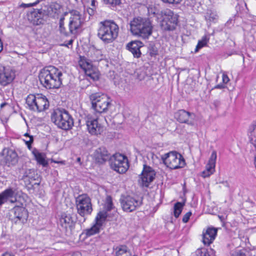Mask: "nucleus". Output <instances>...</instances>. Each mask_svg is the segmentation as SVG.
I'll list each match as a JSON object with an SVG mask.
<instances>
[{
  "label": "nucleus",
  "mask_w": 256,
  "mask_h": 256,
  "mask_svg": "<svg viewBox=\"0 0 256 256\" xmlns=\"http://www.w3.org/2000/svg\"><path fill=\"white\" fill-rule=\"evenodd\" d=\"M62 72L54 66L42 69L39 74L41 84L46 88H58L62 84Z\"/></svg>",
  "instance_id": "f257e3e1"
},
{
  "label": "nucleus",
  "mask_w": 256,
  "mask_h": 256,
  "mask_svg": "<svg viewBox=\"0 0 256 256\" xmlns=\"http://www.w3.org/2000/svg\"><path fill=\"white\" fill-rule=\"evenodd\" d=\"M119 27L113 20L100 22L98 30V36L105 44L112 42L118 36Z\"/></svg>",
  "instance_id": "f03ea898"
},
{
  "label": "nucleus",
  "mask_w": 256,
  "mask_h": 256,
  "mask_svg": "<svg viewBox=\"0 0 256 256\" xmlns=\"http://www.w3.org/2000/svg\"><path fill=\"white\" fill-rule=\"evenodd\" d=\"M152 26L148 18L138 17L130 22V30L132 34L147 38L152 34Z\"/></svg>",
  "instance_id": "7ed1b4c3"
},
{
  "label": "nucleus",
  "mask_w": 256,
  "mask_h": 256,
  "mask_svg": "<svg viewBox=\"0 0 256 256\" xmlns=\"http://www.w3.org/2000/svg\"><path fill=\"white\" fill-rule=\"evenodd\" d=\"M52 121L58 128L68 130L74 126V120L68 111L64 109L58 108L54 110L51 116Z\"/></svg>",
  "instance_id": "20e7f679"
},
{
  "label": "nucleus",
  "mask_w": 256,
  "mask_h": 256,
  "mask_svg": "<svg viewBox=\"0 0 256 256\" xmlns=\"http://www.w3.org/2000/svg\"><path fill=\"white\" fill-rule=\"evenodd\" d=\"M26 104L30 110L38 112L48 109L50 106L46 97L40 94H29L26 97Z\"/></svg>",
  "instance_id": "39448f33"
},
{
  "label": "nucleus",
  "mask_w": 256,
  "mask_h": 256,
  "mask_svg": "<svg viewBox=\"0 0 256 256\" xmlns=\"http://www.w3.org/2000/svg\"><path fill=\"white\" fill-rule=\"evenodd\" d=\"M76 205L77 212L82 217L78 220L81 224L85 222V216L90 214L92 211L91 200L86 194L79 195L76 198Z\"/></svg>",
  "instance_id": "423d86ee"
},
{
  "label": "nucleus",
  "mask_w": 256,
  "mask_h": 256,
  "mask_svg": "<svg viewBox=\"0 0 256 256\" xmlns=\"http://www.w3.org/2000/svg\"><path fill=\"white\" fill-rule=\"evenodd\" d=\"M92 108L98 113L106 112L111 106L110 98L105 94L96 93L90 96Z\"/></svg>",
  "instance_id": "0eeeda50"
},
{
  "label": "nucleus",
  "mask_w": 256,
  "mask_h": 256,
  "mask_svg": "<svg viewBox=\"0 0 256 256\" xmlns=\"http://www.w3.org/2000/svg\"><path fill=\"white\" fill-rule=\"evenodd\" d=\"M164 163L171 169H178L184 167L186 164L183 156L176 151L170 152L162 156Z\"/></svg>",
  "instance_id": "6e6552de"
},
{
  "label": "nucleus",
  "mask_w": 256,
  "mask_h": 256,
  "mask_svg": "<svg viewBox=\"0 0 256 256\" xmlns=\"http://www.w3.org/2000/svg\"><path fill=\"white\" fill-rule=\"evenodd\" d=\"M80 116L81 118L79 120V122L86 124L90 134L94 135L100 134L102 128L98 124L96 118H94L92 115L86 113H84Z\"/></svg>",
  "instance_id": "1a4fd4ad"
},
{
  "label": "nucleus",
  "mask_w": 256,
  "mask_h": 256,
  "mask_svg": "<svg viewBox=\"0 0 256 256\" xmlns=\"http://www.w3.org/2000/svg\"><path fill=\"white\" fill-rule=\"evenodd\" d=\"M178 23V16L170 10H166L162 14L160 22L161 28L164 30H174Z\"/></svg>",
  "instance_id": "9d476101"
},
{
  "label": "nucleus",
  "mask_w": 256,
  "mask_h": 256,
  "mask_svg": "<svg viewBox=\"0 0 256 256\" xmlns=\"http://www.w3.org/2000/svg\"><path fill=\"white\" fill-rule=\"evenodd\" d=\"M70 18L68 24L70 32L76 34L82 29L84 22V18L79 12L72 10L70 12Z\"/></svg>",
  "instance_id": "9b49d317"
},
{
  "label": "nucleus",
  "mask_w": 256,
  "mask_h": 256,
  "mask_svg": "<svg viewBox=\"0 0 256 256\" xmlns=\"http://www.w3.org/2000/svg\"><path fill=\"white\" fill-rule=\"evenodd\" d=\"M110 166L118 173L124 174L129 168L128 160L124 155L116 154L110 159Z\"/></svg>",
  "instance_id": "f8f14e48"
},
{
  "label": "nucleus",
  "mask_w": 256,
  "mask_h": 256,
  "mask_svg": "<svg viewBox=\"0 0 256 256\" xmlns=\"http://www.w3.org/2000/svg\"><path fill=\"white\" fill-rule=\"evenodd\" d=\"M123 210L127 212L135 210L142 204V200L130 196H122L120 199Z\"/></svg>",
  "instance_id": "ddd939ff"
},
{
  "label": "nucleus",
  "mask_w": 256,
  "mask_h": 256,
  "mask_svg": "<svg viewBox=\"0 0 256 256\" xmlns=\"http://www.w3.org/2000/svg\"><path fill=\"white\" fill-rule=\"evenodd\" d=\"M28 212L23 207L15 206L10 212V218L15 224H24L27 221Z\"/></svg>",
  "instance_id": "4468645a"
},
{
  "label": "nucleus",
  "mask_w": 256,
  "mask_h": 256,
  "mask_svg": "<svg viewBox=\"0 0 256 256\" xmlns=\"http://www.w3.org/2000/svg\"><path fill=\"white\" fill-rule=\"evenodd\" d=\"M108 217L106 212H100L96 218V224L90 228L86 230L87 236H90L98 234L102 229V226Z\"/></svg>",
  "instance_id": "2eb2a0df"
},
{
  "label": "nucleus",
  "mask_w": 256,
  "mask_h": 256,
  "mask_svg": "<svg viewBox=\"0 0 256 256\" xmlns=\"http://www.w3.org/2000/svg\"><path fill=\"white\" fill-rule=\"evenodd\" d=\"M2 156L1 160L6 165L14 166L18 162V156L15 150L4 148L0 154Z\"/></svg>",
  "instance_id": "dca6fc26"
},
{
  "label": "nucleus",
  "mask_w": 256,
  "mask_h": 256,
  "mask_svg": "<svg viewBox=\"0 0 256 256\" xmlns=\"http://www.w3.org/2000/svg\"><path fill=\"white\" fill-rule=\"evenodd\" d=\"M79 65L86 76L93 80L98 79V74L96 72V68L92 66L91 62L88 60L81 58L79 61Z\"/></svg>",
  "instance_id": "f3484780"
},
{
  "label": "nucleus",
  "mask_w": 256,
  "mask_h": 256,
  "mask_svg": "<svg viewBox=\"0 0 256 256\" xmlns=\"http://www.w3.org/2000/svg\"><path fill=\"white\" fill-rule=\"evenodd\" d=\"M155 176V172L151 167L144 165L140 177V185L143 187L148 188L150 184L154 179Z\"/></svg>",
  "instance_id": "a211bd4d"
},
{
  "label": "nucleus",
  "mask_w": 256,
  "mask_h": 256,
  "mask_svg": "<svg viewBox=\"0 0 256 256\" xmlns=\"http://www.w3.org/2000/svg\"><path fill=\"white\" fill-rule=\"evenodd\" d=\"M14 72L0 64V84L2 86H6L10 84L14 78Z\"/></svg>",
  "instance_id": "6ab92c4d"
},
{
  "label": "nucleus",
  "mask_w": 256,
  "mask_h": 256,
  "mask_svg": "<svg viewBox=\"0 0 256 256\" xmlns=\"http://www.w3.org/2000/svg\"><path fill=\"white\" fill-rule=\"evenodd\" d=\"M94 158L96 162L102 164L110 160V154L105 147L102 146L96 149L94 153Z\"/></svg>",
  "instance_id": "aec40b11"
},
{
  "label": "nucleus",
  "mask_w": 256,
  "mask_h": 256,
  "mask_svg": "<svg viewBox=\"0 0 256 256\" xmlns=\"http://www.w3.org/2000/svg\"><path fill=\"white\" fill-rule=\"evenodd\" d=\"M76 220L74 216L70 214H64L60 218V225L67 230L69 228L70 230L74 229Z\"/></svg>",
  "instance_id": "412c9836"
},
{
  "label": "nucleus",
  "mask_w": 256,
  "mask_h": 256,
  "mask_svg": "<svg viewBox=\"0 0 256 256\" xmlns=\"http://www.w3.org/2000/svg\"><path fill=\"white\" fill-rule=\"evenodd\" d=\"M216 157V152L213 151L206 166V169L202 173L204 178L208 177L214 172Z\"/></svg>",
  "instance_id": "4be33fe9"
},
{
  "label": "nucleus",
  "mask_w": 256,
  "mask_h": 256,
  "mask_svg": "<svg viewBox=\"0 0 256 256\" xmlns=\"http://www.w3.org/2000/svg\"><path fill=\"white\" fill-rule=\"evenodd\" d=\"M14 191L12 188H8L0 194V206L10 201L11 203H14L16 201V198L14 196Z\"/></svg>",
  "instance_id": "5701e85b"
},
{
  "label": "nucleus",
  "mask_w": 256,
  "mask_h": 256,
  "mask_svg": "<svg viewBox=\"0 0 256 256\" xmlns=\"http://www.w3.org/2000/svg\"><path fill=\"white\" fill-rule=\"evenodd\" d=\"M192 114L186 110H180L175 113L174 117L180 123H185L192 126L193 122L190 120V118Z\"/></svg>",
  "instance_id": "b1692460"
},
{
  "label": "nucleus",
  "mask_w": 256,
  "mask_h": 256,
  "mask_svg": "<svg viewBox=\"0 0 256 256\" xmlns=\"http://www.w3.org/2000/svg\"><path fill=\"white\" fill-rule=\"evenodd\" d=\"M217 229L214 228H208L202 234V242L205 245H210L215 239Z\"/></svg>",
  "instance_id": "393cba45"
},
{
  "label": "nucleus",
  "mask_w": 256,
  "mask_h": 256,
  "mask_svg": "<svg viewBox=\"0 0 256 256\" xmlns=\"http://www.w3.org/2000/svg\"><path fill=\"white\" fill-rule=\"evenodd\" d=\"M143 46L142 43L140 41H134L128 43L126 47L133 54L134 57L138 58L141 56L140 48Z\"/></svg>",
  "instance_id": "a878e982"
},
{
  "label": "nucleus",
  "mask_w": 256,
  "mask_h": 256,
  "mask_svg": "<svg viewBox=\"0 0 256 256\" xmlns=\"http://www.w3.org/2000/svg\"><path fill=\"white\" fill-rule=\"evenodd\" d=\"M32 154L39 164L44 167L48 166V162L45 160L44 155L42 153L40 152L36 148H34L32 150Z\"/></svg>",
  "instance_id": "bb28decb"
},
{
  "label": "nucleus",
  "mask_w": 256,
  "mask_h": 256,
  "mask_svg": "<svg viewBox=\"0 0 256 256\" xmlns=\"http://www.w3.org/2000/svg\"><path fill=\"white\" fill-rule=\"evenodd\" d=\"M116 256H132V253L128 248L125 245H121L116 247Z\"/></svg>",
  "instance_id": "cd10ccee"
},
{
  "label": "nucleus",
  "mask_w": 256,
  "mask_h": 256,
  "mask_svg": "<svg viewBox=\"0 0 256 256\" xmlns=\"http://www.w3.org/2000/svg\"><path fill=\"white\" fill-rule=\"evenodd\" d=\"M184 206V202H177L174 204V214L176 218H178L180 216Z\"/></svg>",
  "instance_id": "c85d7f7f"
},
{
  "label": "nucleus",
  "mask_w": 256,
  "mask_h": 256,
  "mask_svg": "<svg viewBox=\"0 0 256 256\" xmlns=\"http://www.w3.org/2000/svg\"><path fill=\"white\" fill-rule=\"evenodd\" d=\"M58 30L60 34L64 36H68L70 34L66 32V28L64 26V18H61L59 22V28Z\"/></svg>",
  "instance_id": "c756f323"
},
{
  "label": "nucleus",
  "mask_w": 256,
  "mask_h": 256,
  "mask_svg": "<svg viewBox=\"0 0 256 256\" xmlns=\"http://www.w3.org/2000/svg\"><path fill=\"white\" fill-rule=\"evenodd\" d=\"M44 15V14L42 10L41 12L38 14V15L36 16V18L34 19H32V23L36 26H38L44 24V22L43 18Z\"/></svg>",
  "instance_id": "7c9ffc66"
},
{
  "label": "nucleus",
  "mask_w": 256,
  "mask_h": 256,
  "mask_svg": "<svg viewBox=\"0 0 256 256\" xmlns=\"http://www.w3.org/2000/svg\"><path fill=\"white\" fill-rule=\"evenodd\" d=\"M208 40L209 38H208L206 36H203L202 39L198 42V44L195 48V52H198L200 49L206 46L207 44Z\"/></svg>",
  "instance_id": "2f4dec72"
},
{
  "label": "nucleus",
  "mask_w": 256,
  "mask_h": 256,
  "mask_svg": "<svg viewBox=\"0 0 256 256\" xmlns=\"http://www.w3.org/2000/svg\"><path fill=\"white\" fill-rule=\"evenodd\" d=\"M114 208L113 204L112 201V198L110 196H108L106 198V202L104 205V208L106 210H103L102 212H107L110 211Z\"/></svg>",
  "instance_id": "473e14b6"
},
{
  "label": "nucleus",
  "mask_w": 256,
  "mask_h": 256,
  "mask_svg": "<svg viewBox=\"0 0 256 256\" xmlns=\"http://www.w3.org/2000/svg\"><path fill=\"white\" fill-rule=\"evenodd\" d=\"M104 4L110 6H116L120 4V0H102Z\"/></svg>",
  "instance_id": "72a5a7b5"
},
{
  "label": "nucleus",
  "mask_w": 256,
  "mask_h": 256,
  "mask_svg": "<svg viewBox=\"0 0 256 256\" xmlns=\"http://www.w3.org/2000/svg\"><path fill=\"white\" fill-rule=\"evenodd\" d=\"M194 256H210V255L205 248H198L196 251Z\"/></svg>",
  "instance_id": "f704fd0d"
},
{
  "label": "nucleus",
  "mask_w": 256,
  "mask_h": 256,
  "mask_svg": "<svg viewBox=\"0 0 256 256\" xmlns=\"http://www.w3.org/2000/svg\"><path fill=\"white\" fill-rule=\"evenodd\" d=\"M41 9H36L30 12V15L29 16V19L32 22V19H34L36 18V16L38 15V14L41 12Z\"/></svg>",
  "instance_id": "c9c22d12"
},
{
  "label": "nucleus",
  "mask_w": 256,
  "mask_h": 256,
  "mask_svg": "<svg viewBox=\"0 0 256 256\" xmlns=\"http://www.w3.org/2000/svg\"><path fill=\"white\" fill-rule=\"evenodd\" d=\"M40 1H41V0H36L35 2H32V3H30V4H22L21 6L24 8H28V7H30V6H35L36 4H38Z\"/></svg>",
  "instance_id": "e433bc0d"
},
{
  "label": "nucleus",
  "mask_w": 256,
  "mask_h": 256,
  "mask_svg": "<svg viewBox=\"0 0 256 256\" xmlns=\"http://www.w3.org/2000/svg\"><path fill=\"white\" fill-rule=\"evenodd\" d=\"M164 3H168L170 4H180V2L182 0H161Z\"/></svg>",
  "instance_id": "4c0bfd02"
},
{
  "label": "nucleus",
  "mask_w": 256,
  "mask_h": 256,
  "mask_svg": "<svg viewBox=\"0 0 256 256\" xmlns=\"http://www.w3.org/2000/svg\"><path fill=\"white\" fill-rule=\"evenodd\" d=\"M192 215V212H186L183 216V218H182V222H184V223H186L187 222L189 219H190V216H191Z\"/></svg>",
  "instance_id": "58836bf2"
},
{
  "label": "nucleus",
  "mask_w": 256,
  "mask_h": 256,
  "mask_svg": "<svg viewBox=\"0 0 256 256\" xmlns=\"http://www.w3.org/2000/svg\"><path fill=\"white\" fill-rule=\"evenodd\" d=\"M150 56H153L158 54V50L156 48L152 47L150 49Z\"/></svg>",
  "instance_id": "ea45409f"
},
{
  "label": "nucleus",
  "mask_w": 256,
  "mask_h": 256,
  "mask_svg": "<svg viewBox=\"0 0 256 256\" xmlns=\"http://www.w3.org/2000/svg\"><path fill=\"white\" fill-rule=\"evenodd\" d=\"M256 128V122H254L249 127L248 132L252 134Z\"/></svg>",
  "instance_id": "a19ab883"
},
{
  "label": "nucleus",
  "mask_w": 256,
  "mask_h": 256,
  "mask_svg": "<svg viewBox=\"0 0 256 256\" xmlns=\"http://www.w3.org/2000/svg\"><path fill=\"white\" fill-rule=\"evenodd\" d=\"M230 80V79L226 74H222V82L223 83L226 84H227Z\"/></svg>",
  "instance_id": "79ce46f5"
},
{
  "label": "nucleus",
  "mask_w": 256,
  "mask_h": 256,
  "mask_svg": "<svg viewBox=\"0 0 256 256\" xmlns=\"http://www.w3.org/2000/svg\"><path fill=\"white\" fill-rule=\"evenodd\" d=\"M232 256H246L245 254L241 252H236L232 254Z\"/></svg>",
  "instance_id": "37998d69"
},
{
  "label": "nucleus",
  "mask_w": 256,
  "mask_h": 256,
  "mask_svg": "<svg viewBox=\"0 0 256 256\" xmlns=\"http://www.w3.org/2000/svg\"><path fill=\"white\" fill-rule=\"evenodd\" d=\"M226 88V86H224V84H217L216 85L214 88H216V89H222V88Z\"/></svg>",
  "instance_id": "c03bdc74"
},
{
  "label": "nucleus",
  "mask_w": 256,
  "mask_h": 256,
  "mask_svg": "<svg viewBox=\"0 0 256 256\" xmlns=\"http://www.w3.org/2000/svg\"><path fill=\"white\" fill-rule=\"evenodd\" d=\"M30 142H29V144L26 145L28 148L29 150H30L32 148L31 145H32V144L33 142V141H34V138H33L32 136H31L30 137Z\"/></svg>",
  "instance_id": "a18cd8bd"
},
{
  "label": "nucleus",
  "mask_w": 256,
  "mask_h": 256,
  "mask_svg": "<svg viewBox=\"0 0 256 256\" xmlns=\"http://www.w3.org/2000/svg\"><path fill=\"white\" fill-rule=\"evenodd\" d=\"M73 42H74V40L72 39H71L70 40H68V43L65 42L64 44H62V46H64L68 47V46L72 45Z\"/></svg>",
  "instance_id": "49530a36"
},
{
  "label": "nucleus",
  "mask_w": 256,
  "mask_h": 256,
  "mask_svg": "<svg viewBox=\"0 0 256 256\" xmlns=\"http://www.w3.org/2000/svg\"><path fill=\"white\" fill-rule=\"evenodd\" d=\"M213 104L215 108H218L220 104V102L218 100H215L213 102Z\"/></svg>",
  "instance_id": "de8ad7c7"
},
{
  "label": "nucleus",
  "mask_w": 256,
  "mask_h": 256,
  "mask_svg": "<svg viewBox=\"0 0 256 256\" xmlns=\"http://www.w3.org/2000/svg\"><path fill=\"white\" fill-rule=\"evenodd\" d=\"M2 256H14V255L12 253L6 252L2 254Z\"/></svg>",
  "instance_id": "09e8293b"
},
{
  "label": "nucleus",
  "mask_w": 256,
  "mask_h": 256,
  "mask_svg": "<svg viewBox=\"0 0 256 256\" xmlns=\"http://www.w3.org/2000/svg\"><path fill=\"white\" fill-rule=\"evenodd\" d=\"M91 1H92L91 5L93 8H94L96 7V0H91Z\"/></svg>",
  "instance_id": "8fccbe9b"
},
{
  "label": "nucleus",
  "mask_w": 256,
  "mask_h": 256,
  "mask_svg": "<svg viewBox=\"0 0 256 256\" xmlns=\"http://www.w3.org/2000/svg\"><path fill=\"white\" fill-rule=\"evenodd\" d=\"M32 171L34 172L32 170H28V171H26V172L24 174V176H26V177H30V176H28V172H29V173H30V172Z\"/></svg>",
  "instance_id": "3c124183"
},
{
  "label": "nucleus",
  "mask_w": 256,
  "mask_h": 256,
  "mask_svg": "<svg viewBox=\"0 0 256 256\" xmlns=\"http://www.w3.org/2000/svg\"><path fill=\"white\" fill-rule=\"evenodd\" d=\"M3 50V45L2 42V40H0V52H1Z\"/></svg>",
  "instance_id": "603ef678"
},
{
  "label": "nucleus",
  "mask_w": 256,
  "mask_h": 256,
  "mask_svg": "<svg viewBox=\"0 0 256 256\" xmlns=\"http://www.w3.org/2000/svg\"><path fill=\"white\" fill-rule=\"evenodd\" d=\"M88 14H90V15H92V14H94V10H93V8H90V10H88Z\"/></svg>",
  "instance_id": "864d4df0"
},
{
  "label": "nucleus",
  "mask_w": 256,
  "mask_h": 256,
  "mask_svg": "<svg viewBox=\"0 0 256 256\" xmlns=\"http://www.w3.org/2000/svg\"><path fill=\"white\" fill-rule=\"evenodd\" d=\"M24 140L25 143H26V145H27V144H29V142H30V138H29V140Z\"/></svg>",
  "instance_id": "5fc2aeb1"
},
{
  "label": "nucleus",
  "mask_w": 256,
  "mask_h": 256,
  "mask_svg": "<svg viewBox=\"0 0 256 256\" xmlns=\"http://www.w3.org/2000/svg\"><path fill=\"white\" fill-rule=\"evenodd\" d=\"M24 136H27V137H28L30 138V135L28 134V133H26L24 134Z\"/></svg>",
  "instance_id": "6e6d98bb"
},
{
  "label": "nucleus",
  "mask_w": 256,
  "mask_h": 256,
  "mask_svg": "<svg viewBox=\"0 0 256 256\" xmlns=\"http://www.w3.org/2000/svg\"><path fill=\"white\" fill-rule=\"evenodd\" d=\"M76 161L78 162H80V157L76 159Z\"/></svg>",
  "instance_id": "4d7b16f0"
},
{
  "label": "nucleus",
  "mask_w": 256,
  "mask_h": 256,
  "mask_svg": "<svg viewBox=\"0 0 256 256\" xmlns=\"http://www.w3.org/2000/svg\"><path fill=\"white\" fill-rule=\"evenodd\" d=\"M5 104H1V106H2H2H4Z\"/></svg>",
  "instance_id": "13d9d810"
},
{
  "label": "nucleus",
  "mask_w": 256,
  "mask_h": 256,
  "mask_svg": "<svg viewBox=\"0 0 256 256\" xmlns=\"http://www.w3.org/2000/svg\"><path fill=\"white\" fill-rule=\"evenodd\" d=\"M243 3L244 4V6H245L246 7V2H243Z\"/></svg>",
  "instance_id": "bf43d9fd"
},
{
  "label": "nucleus",
  "mask_w": 256,
  "mask_h": 256,
  "mask_svg": "<svg viewBox=\"0 0 256 256\" xmlns=\"http://www.w3.org/2000/svg\"><path fill=\"white\" fill-rule=\"evenodd\" d=\"M219 218H220L221 220H222V216H219Z\"/></svg>",
  "instance_id": "052dcab7"
},
{
  "label": "nucleus",
  "mask_w": 256,
  "mask_h": 256,
  "mask_svg": "<svg viewBox=\"0 0 256 256\" xmlns=\"http://www.w3.org/2000/svg\"><path fill=\"white\" fill-rule=\"evenodd\" d=\"M136 256V255H134V256Z\"/></svg>",
  "instance_id": "680f3d73"
},
{
  "label": "nucleus",
  "mask_w": 256,
  "mask_h": 256,
  "mask_svg": "<svg viewBox=\"0 0 256 256\" xmlns=\"http://www.w3.org/2000/svg\"><path fill=\"white\" fill-rule=\"evenodd\" d=\"M0 40H2L0 38Z\"/></svg>",
  "instance_id": "e2e57ef3"
}]
</instances>
